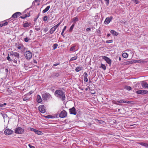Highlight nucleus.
Masks as SVG:
<instances>
[{
	"label": "nucleus",
	"mask_w": 148,
	"mask_h": 148,
	"mask_svg": "<svg viewBox=\"0 0 148 148\" xmlns=\"http://www.w3.org/2000/svg\"><path fill=\"white\" fill-rule=\"evenodd\" d=\"M29 16H30V14H29V13L27 14H25V16H21L20 17V18H22V19H24L25 18L27 17H29Z\"/></svg>",
	"instance_id": "5701e85b"
},
{
	"label": "nucleus",
	"mask_w": 148,
	"mask_h": 148,
	"mask_svg": "<svg viewBox=\"0 0 148 148\" xmlns=\"http://www.w3.org/2000/svg\"><path fill=\"white\" fill-rule=\"evenodd\" d=\"M119 61H121V57H119Z\"/></svg>",
	"instance_id": "774afa93"
},
{
	"label": "nucleus",
	"mask_w": 148,
	"mask_h": 148,
	"mask_svg": "<svg viewBox=\"0 0 148 148\" xmlns=\"http://www.w3.org/2000/svg\"><path fill=\"white\" fill-rule=\"evenodd\" d=\"M101 68H102L104 70H105L106 69V66L104 64H101Z\"/></svg>",
	"instance_id": "473e14b6"
},
{
	"label": "nucleus",
	"mask_w": 148,
	"mask_h": 148,
	"mask_svg": "<svg viewBox=\"0 0 148 148\" xmlns=\"http://www.w3.org/2000/svg\"><path fill=\"white\" fill-rule=\"evenodd\" d=\"M36 101H37L39 103H41L42 101V99L40 95H37Z\"/></svg>",
	"instance_id": "2eb2a0df"
},
{
	"label": "nucleus",
	"mask_w": 148,
	"mask_h": 148,
	"mask_svg": "<svg viewBox=\"0 0 148 148\" xmlns=\"http://www.w3.org/2000/svg\"><path fill=\"white\" fill-rule=\"evenodd\" d=\"M112 42V40H107L106 41V42L107 43H109Z\"/></svg>",
	"instance_id": "37998d69"
},
{
	"label": "nucleus",
	"mask_w": 148,
	"mask_h": 148,
	"mask_svg": "<svg viewBox=\"0 0 148 148\" xmlns=\"http://www.w3.org/2000/svg\"><path fill=\"white\" fill-rule=\"evenodd\" d=\"M33 93V92L32 91H30L29 92V94L30 95H31Z\"/></svg>",
	"instance_id": "bf43d9fd"
},
{
	"label": "nucleus",
	"mask_w": 148,
	"mask_h": 148,
	"mask_svg": "<svg viewBox=\"0 0 148 148\" xmlns=\"http://www.w3.org/2000/svg\"><path fill=\"white\" fill-rule=\"evenodd\" d=\"M59 24H57L56 25L54 26V27L56 28L57 29V28L58 27H59Z\"/></svg>",
	"instance_id": "4d7b16f0"
},
{
	"label": "nucleus",
	"mask_w": 148,
	"mask_h": 148,
	"mask_svg": "<svg viewBox=\"0 0 148 148\" xmlns=\"http://www.w3.org/2000/svg\"><path fill=\"white\" fill-rule=\"evenodd\" d=\"M69 111L70 114H73L74 115H75L77 114V112L74 107H73L72 108L70 109Z\"/></svg>",
	"instance_id": "9d476101"
},
{
	"label": "nucleus",
	"mask_w": 148,
	"mask_h": 148,
	"mask_svg": "<svg viewBox=\"0 0 148 148\" xmlns=\"http://www.w3.org/2000/svg\"><path fill=\"white\" fill-rule=\"evenodd\" d=\"M84 81L85 82H87L88 81V79L87 77L84 78Z\"/></svg>",
	"instance_id": "49530a36"
},
{
	"label": "nucleus",
	"mask_w": 148,
	"mask_h": 148,
	"mask_svg": "<svg viewBox=\"0 0 148 148\" xmlns=\"http://www.w3.org/2000/svg\"><path fill=\"white\" fill-rule=\"evenodd\" d=\"M55 95L59 97L62 101H63L65 99L66 97L64 92L62 90H56L54 93Z\"/></svg>",
	"instance_id": "f257e3e1"
},
{
	"label": "nucleus",
	"mask_w": 148,
	"mask_h": 148,
	"mask_svg": "<svg viewBox=\"0 0 148 148\" xmlns=\"http://www.w3.org/2000/svg\"><path fill=\"white\" fill-rule=\"evenodd\" d=\"M24 56L27 59L30 60L32 58V54L29 51H27L25 53Z\"/></svg>",
	"instance_id": "f03ea898"
},
{
	"label": "nucleus",
	"mask_w": 148,
	"mask_h": 148,
	"mask_svg": "<svg viewBox=\"0 0 148 148\" xmlns=\"http://www.w3.org/2000/svg\"><path fill=\"white\" fill-rule=\"evenodd\" d=\"M83 77H88V74L86 72H85L83 74Z\"/></svg>",
	"instance_id": "4c0bfd02"
},
{
	"label": "nucleus",
	"mask_w": 148,
	"mask_h": 148,
	"mask_svg": "<svg viewBox=\"0 0 148 148\" xmlns=\"http://www.w3.org/2000/svg\"><path fill=\"white\" fill-rule=\"evenodd\" d=\"M24 130L21 127L16 128L15 130V132L17 134H21L23 132Z\"/></svg>",
	"instance_id": "20e7f679"
},
{
	"label": "nucleus",
	"mask_w": 148,
	"mask_h": 148,
	"mask_svg": "<svg viewBox=\"0 0 148 148\" xmlns=\"http://www.w3.org/2000/svg\"><path fill=\"white\" fill-rule=\"evenodd\" d=\"M11 19V18H10L9 19H7L3 23L1 24V26L2 27L4 26L5 25H8V22H9V20Z\"/></svg>",
	"instance_id": "aec40b11"
},
{
	"label": "nucleus",
	"mask_w": 148,
	"mask_h": 148,
	"mask_svg": "<svg viewBox=\"0 0 148 148\" xmlns=\"http://www.w3.org/2000/svg\"><path fill=\"white\" fill-rule=\"evenodd\" d=\"M51 116L49 115H48L46 116V117L47 118H51Z\"/></svg>",
	"instance_id": "13d9d810"
},
{
	"label": "nucleus",
	"mask_w": 148,
	"mask_h": 148,
	"mask_svg": "<svg viewBox=\"0 0 148 148\" xmlns=\"http://www.w3.org/2000/svg\"><path fill=\"white\" fill-rule=\"evenodd\" d=\"M142 86L143 88H148V84L146 82H143L142 84Z\"/></svg>",
	"instance_id": "dca6fc26"
},
{
	"label": "nucleus",
	"mask_w": 148,
	"mask_h": 148,
	"mask_svg": "<svg viewBox=\"0 0 148 148\" xmlns=\"http://www.w3.org/2000/svg\"><path fill=\"white\" fill-rule=\"evenodd\" d=\"M7 105V103H4L2 104H0V107H3L5 105Z\"/></svg>",
	"instance_id": "de8ad7c7"
},
{
	"label": "nucleus",
	"mask_w": 148,
	"mask_h": 148,
	"mask_svg": "<svg viewBox=\"0 0 148 148\" xmlns=\"http://www.w3.org/2000/svg\"><path fill=\"white\" fill-rule=\"evenodd\" d=\"M126 89L128 90H130L132 89V88L130 86H127L126 87Z\"/></svg>",
	"instance_id": "c03bdc74"
},
{
	"label": "nucleus",
	"mask_w": 148,
	"mask_h": 148,
	"mask_svg": "<svg viewBox=\"0 0 148 148\" xmlns=\"http://www.w3.org/2000/svg\"><path fill=\"white\" fill-rule=\"evenodd\" d=\"M10 55L14 56L16 59L19 58V54L17 52L12 51L10 53Z\"/></svg>",
	"instance_id": "423d86ee"
},
{
	"label": "nucleus",
	"mask_w": 148,
	"mask_h": 148,
	"mask_svg": "<svg viewBox=\"0 0 148 148\" xmlns=\"http://www.w3.org/2000/svg\"><path fill=\"white\" fill-rule=\"evenodd\" d=\"M59 76V74L58 73H55L54 74V76L55 77H58Z\"/></svg>",
	"instance_id": "a18cd8bd"
},
{
	"label": "nucleus",
	"mask_w": 148,
	"mask_h": 148,
	"mask_svg": "<svg viewBox=\"0 0 148 148\" xmlns=\"http://www.w3.org/2000/svg\"><path fill=\"white\" fill-rule=\"evenodd\" d=\"M42 98L43 100H46L49 99L51 97L49 94L48 93H45L42 95Z\"/></svg>",
	"instance_id": "7ed1b4c3"
},
{
	"label": "nucleus",
	"mask_w": 148,
	"mask_h": 148,
	"mask_svg": "<svg viewBox=\"0 0 148 148\" xmlns=\"http://www.w3.org/2000/svg\"><path fill=\"white\" fill-rule=\"evenodd\" d=\"M35 29L36 31H38L40 29V27H37V26L35 28Z\"/></svg>",
	"instance_id": "79ce46f5"
},
{
	"label": "nucleus",
	"mask_w": 148,
	"mask_h": 148,
	"mask_svg": "<svg viewBox=\"0 0 148 148\" xmlns=\"http://www.w3.org/2000/svg\"><path fill=\"white\" fill-rule=\"evenodd\" d=\"M58 46V45L57 44H54L53 45V47L54 49H56L57 46Z\"/></svg>",
	"instance_id": "2f4dec72"
},
{
	"label": "nucleus",
	"mask_w": 148,
	"mask_h": 148,
	"mask_svg": "<svg viewBox=\"0 0 148 148\" xmlns=\"http://www.w3.org/2000/svg\"><path fill=\"white\" fill-rule=\"evenodd\" d=\"M97 120L98 121H99V123L103 124V123H104V121H100L98 120Z\"/></svg>",
	"instance_id": "3c124183"
},
{
	"label": "nucleus",
	"mask_w": 148,
	"mask_h": 148,
	"mask_svg": "<svg viewBox=\"0 0 148 148\" xmlns=\"http://www.w3.org/2000/svg\"><path fill=\"white\" fill-rule=\"evenodd\" d=\"M67 112L65 110L62 111L59 114V117L61 118H63L66 117L67 116Z\"/></svg>",
	"instance_id": "39448f33"
},
{
	"label": "nucleus",
	"mask_w": 148,
	"mask_h": 148,
	"mask_svg": "<svg viewBox=\"0 0 148 148\" xmlns=\"http://www.w3.org/2000/svg\"><path fill=\"white\" fill-rule=\"evenodd\" d=\"M47 19H48V17H47V16H45L43 17V21H46L47 20Z\"/></svg>",
	"instance_id": "f704fd0d"
},
{
	"label": "nucleus",
	"mask_w": 148,
	"mask_h": 148,
	"mask_svg": "<svg viewBox=\"0 0 148 148\" xmlns=\"http://www.w3.org/2000/svg\"><path fill=\"white\" fill-rule=\"evenodd\" d=\"M110 34H108L107 35V36L108 37H109L110 36Z\"/></svg>",
	"instance_id": "0e129e2a"
},
{
	"label": "nucleus",
	"mask_w": 148,
	"mask_h": 148,
	"mask_svg": "<svg viewBox=\"0 0 148 148\" xmlns=\"http://www.w3.org/2000/svg\"><path fill=\"white\" fill-rule=\"evenodd\" d=\"M66 26H64V28L63 29L62 31L64 32V31L66 29Z\"/></svg>",
	"instance_id": "6e6d98bb"
},
{
	"label": "nucleus",
	"mask_w": 148,
	"mask_h": 148,
	"mask_svg": "<svg viewBox=\"0 0 148 148\" xmlns=\"http://www.w3.org/2000/svg\"><path fill=\"white\" fill-rule=\"evenodd\" d=\"M77 56H75L73 57H72L71 58V59L70 60V61L76 60L77 59Z\"/></svg>",
	"instance_id": "c756f323"
},
{
	"label": "nucleus",
	"mask_w": 148,
	"mask_h": 148,
	"mask_svg": "<svg viewBox=\"0 0 148 148\" xmlns=\"http://www.w3.org/2000/svg\"><path fill=\"white\" fill-rule=\"evenodd\" d=\"M13 132V131L10 129H6L4 131V134L6 135H9L12 134Z\"/></svg>",
	"instance_id": "0eeeda50"
},
{
	"label": "nucleus",
	"mask_w": 148,
	"mask_h": 148,
	"mask_svg": "<svg viewBox=\"0 0 148 148\" xmlns=\"http://www.w3.org/2000/svg\"><path fill=\"white\" fill-rule=\"evenodd\" d=\"M39 111L42 113H45L46 112L45 106L43 105L40 106L38 108Z\"/></svg>",
	"instance_id": "6e6552de"
},
{
	"label": "nucleus",
	"mask_w": 148,
	"mask_h": 148,
	"mask_svg": "<svg viewBox=\"0 0 148 148\" xmlns=\"http://www.w3.org/2000/svg\"><path fill=\"white\" fill-rule=\"evenodd\" d=\"M34 132L36 134L39 135L41 134L42 133L41 131L37 130H36Z\"/></svg>",
	"instance_id": "cd10ccee"
},
{
	"label": "nucleus",
	"mask_w": 148,
	"mask_h": 148,
	"mask_svg": "<svg viewBox=\"0 0 148 148\" xmlns=\"http://www.w3.org/2000/svg\"><path fill=\"white\" fill-rule=\"evenodd\" d=\"M75 26V24H73L70 27V28L69 29V31L71 32L72 31L74 27Z\"/></svg>",
	"instance_id": "7c9ffc66"
},
{
	"label": "nucleus",
	"mask_w": 148,
	"mask_h": 148,
	"mask_svg": "<svg viewBox=\"0 0 148 148\" xmlns=\"http://www.w3.org/2000/svg\"><path fill=\"white\" fill-rule=\"evenodd\" d=\"M136 4H137L139 3V1L138 0H132Z\"/></svg>",
	"instance_id": "e433bc0d"
},
{
	"label": "nucleus",
	"mask_w": 148,
	"mask_h": 148,
	"mask_svg": "<svg viewBox=\"0 0 148 148\" xmlns=\"http://www.w3.org/2000/svg\"><path fill=\"white\" fill-rule=\"evenodd\" d=\"M23 100L24 101H26L27 100V99L26 98H24L23 99Z\"/></svg>",
	"instance_id": "338daca9"
},
{
	"label": "nucleus",
	"mask_w": 148,
	"mask_h": 148,
	"mask_svg": "<svg viewBox=\"0 0 148 148\" xmlns=\"http://www.w3.org/2000/svg\"><path fill=\"white\" fill-rule=\"evenodd\" d=\"M82 69V67L78 66L76 67L75 69V70L77 72H78L80 71H81Z\"/></svg>",
	"instance_id": "4be33fe9"
},
{
	"label": "nucleus",
	"mask_w": 148,
	"mask_h": 148,
	"mask_svg": "<svg viewBox=\"0 0 148 148\" xmlns=\"http://www.w3.org/2000/svg\"><path fill=\"white\" fill-rule=\"evenodd\" d=\"M136 93L138 94H145L148 93V91L146 90H140L136 91Z\"/></svg>",
	"instance_id": "1a4fd4ad"
},
{
	"label": "nucleus",
	"mask_w": 148,
	"mask_h": 148,
	"mask_svg": "<svg viewBox=\"0 0 148 148\" xmlns=\"http://www.w3.org/2000/svg\"><path fill=\"white\" fill-rule=\"evenodd\" d=\"M7 59L9 61H11V60L10 59V57L9 56L7 57Z\"/></svg>",
	"instance_id": "8fccbe9b"
},
{
	"label": "nucleus",
	"mask_w": 148,
	"mask_h": 148,
	"mask_svg": "<svg viewBox=\"0 0 148 148\" xmlns=\"http://www.w3.org/2000/svg\"><path fill=\"white\" fill-rule=\"evenodd\" d=\"M73 20L74 23H75L76 22L79 21L78 18L77 17H75L73 18Z\"/></svg>",
	"instance_id": "c85d7f7f"
},
{
	"label": "nucleus",
	"mask_w": 148,
	"mask_h": 148,
	"mask_svg": "<svg viewBox=\"0 0 148 148\" xmlns=\"http://www.w3.org/2000/svg\"><path fill=\"white\" fill-rule=\"evenodd\" d=\"M38 18V16L36 18H34V21L35 22L37 20V19Z\"/></svg>",
	"instance_id": "052dcab7"
},
{
	"label": "nucleus",
	"mask_w": 148,
	"mask_h": 148,
	"mask_svg": "<svg viewBox=\"0 0 148 148\" xmlns=\"http://www.w3.org/2000/svg\"><path fill=\"white\" fill-rule=\"evenodd\" d=\"M23 46H19L17 47V48L18 49H22Z\"/></svg>",
	"instance_id": "09e8293b"
},
{
	"label": "nucleus",
	"mask_w": 148,
	"mask_h": 148,
	"mask_svg": "<svg viewBox=\"0 0 148 148\" xmlns=\"http://www.w3.org/2000/svg\"><path fill=\"white\" fill-rule=\"evenodd\" d=\"M122 56L123 58H126L128 57V54L126 53H124L122 54Z\"/></svg>",
	"instance_id": "a878e982"
},
{
	"label": "nucleus",
	"mask_w": 148,
	"mask_h": 148,
	"mask_svg": "<svg viewBox=\"0 0 148 148\" xmlns=\"http://www.w3.org/2000/svg\"><path fill=\"white\" fill-rule=\"evenodd\" d=\"M64 32H63L62 31V33H61V35L63 36H64V34H63V33Z\"/></svg>",
	"instance_id": "69168bd1"
},
{
	"label": "nucleus",
	"mask_w": 148,
	"mask_h": 148,
	"mask_svg": "<svg viewBox=\"0 0 148 148\" xmlns=\"http://www.w3.org/2000/svg\"><path fill=\"white\" fill-rule=\"evenodd\" d=\"M13 62H14V63H17V60H14Z\"/></svg>",
	"instance_id": "680f3d73"
},
{
	"label": "nucleus",
	"mask_w": 148,
	"mask_h": 148,
	"mask_svg": "<svg viewBox=\"0 0 148 148\" xmlns=\"http://www.w3.org/2000/svg\"><path fill=\"white\" fill-rule=\"evenodd\" d=\"M117 102L119 103H131V102L128 101H123L122 100H120L117 101Z\"/></svg>",
	"instance_id": "4468645a"
},
{
	"label": "nucleus",
	"mask_w": 148,
	"mask_h": 148,
	"mask_svg": "<svg viewBox=\"0 0 148 148\" xmlns=\"http://www.w3.org/2000/svg\"><path fill=\"white\" fill-rule=\"evenodd\" d=\"M137 62L138 63H145V61H141L140 60H138Z\"/></svg>",
	"instance_id": "a19ab883"
},
{
	"label": "nucleus",
	"mask_w": 148,
	"mask_h": 148,
	"mask_svg": "<svg viewBox=\"0 0 148 148\" xmlns=\"http://www.w3.org/2000/svg\"><path fill=\"white\" fill-rule=\"evenodd\" d=\"M106 2V4L108 5L110 3V1L109 0H104Z\"/></svg>",
	"instance_id": "ea45409f"
},
{
	"label": "nucleus",
	"mask_w": 148,
	"mask_h": 148,
	"mask_svg": "<svg viewBox=\"0 0 148 148\" xmlns=\"http://www.w3.org/2000/svg\"><path fill=\"white\" fill-rule=\"evenodd\" d=\"M139 144L141 145L146 147H148V144L143 142L140 143Z\"/></svg>",
	"instance_id": "393cba45"
},
{
	"label": "nucleus",
	"mask_w": 148,
	"mask_h": 148,
	"mask_svg": "<svg viewBox=\"0 0 148 148\" xmlns=\"http://www.w3.org/2000/svg\"><path fill=\"white\" fill-rule=\"evenodd\" d=\"M21 15V12H16L12 15V17L11 18H16Z\"/></svg>",
	"instance_id": "9b49d317"
},
{
	"label": "nucleus",
	"mask_w": 148,
	"mask_h": 148,
	"mask_svg": "<svg viewBox=\"0 0 148 148\" xmlns=\"http://www.w3.org/2000/svg\"><path fill=\"white\" fill-rule=\"evenodd\" d=\"M50 7V5L48 6L44 10L42 11V13H44L48 11Z\"/></svg>",
	"instance_id": "a211bd4d"
},
{
	"label": "nucleus",
	"mask_w": 148,
	"mask_h": 148,
	"mask_svg": "<svg viewBox=\"0 0 148 148\" xmlns=\"http://www.w3.org/2000/svg\"><path fill=\"white\" fill-rule=\"evenodd\" d=\"M28 145L30 148H35L34 146L31 145L30 144H29Z\"/></svg>",
	"instance_id": "864d4df0"
},
{
	"label": "nucleus",
	"mask_w": 148,
	"mask_h": 148,
	"mask_svg": "<svg viewBox=\"0 0 148 148\" xmlns=\"http://www.w3.org/2000/svg\"><path fill=\"white\" fill-rule=\"evenodd\" d=\"M90 30H91V29L90 28H88L86 29V31H87V32L89 31H90Z\"/></svg>",
	"instance_id": "5fc2aeb1"
},
{
	"label": "nucleus",
	"mask_w": 148,
	"mask_h": 148,
	"mask_svg": "<svg viewBox=\"0 0 148 148\" xmlns=\"http://www.w3.org/2000/svg\"><path fill=\"white\" fill-rule=\"evenodd\" d=\"M44 31L45 32H46L47 31V28L45 29H44Z\"/></svg>",
	"instance_id": "e2e57ef3"
},
{
	"label": "nucleus",
	"mask_w": 148,
	"mask_h": 148,
	"mask_svg": "<svg viewBox=\"0 0 148 148\" xmlns=\"http://www.w3.org/2000/svg\"><path fill=\"white\" fill-rule=\"evenodd\" d=\"M29 40H30V39L27 37L24 38V40L26 42H28Z\"/></svg>",
	"instance_id": "72a5a7b5"
},
{
	"label": "nucleus",
	"mask_w": 148,
	"mask_h": 148,
	"mask_svg": "<svg viewBox=\"0 0 148 148\" xmlns=\"http://www.w3.org/2000/svg\"><path fill=\"white\" fill-rule=\"evenodd\" d=\"M31 24L30 23H29L28 22H26L24 23L23 24V27H27L31 25Z\"/></svg>",
	"instance_id": "412c9836"
},
{
	"label": "nucleus",
	"mask_w": 148,
	"mask_h": 148,
	"mask_svg": "<svg viewBox=\"0 0 148 148\" xmlns=\"http://www.w3.org/2000/svg\"><path fill=\"white\" fill-rule=\"evenodd\" d=\"M112 19V16L106 18L104 22V23L107 24H108L111 21Z\"/></svg>",
	"instance_id": "ddd939ff"
},
{
	"label": "nucleus",
	"mask_w": 148,
	"mask_h": 148,
	"mask_svg": "<svg viewBox=\"0 0 148 148\" xmlns=\"http://www.w3.org/2000/svg\"><path fill=\"white\" fill-rule=\"evenodd\" d=\"M102 58L104 59L108 64H111V61L109 58L106 56H102Z\"/></svg>",
	"instance_id": "f8f14e48"
},
{
	"label": "nucleus",
	"mask_w": 148,
	"mask_h": 148,
	"mask_svg": "<svg viewBox=\"0 0 148 148\" xmlns=\"http://www.w3.org/2000/svg\"><path fill=\"white\" fill-rule=\"evenodd\" d=\"M60 64V63H57L56 64H54L53 65V66H56L58 65H59Z\"/></svg>",
	"instance_id": "603ef678"
},
{
	"label": "nucleus",
	"mask_w": 148,
	"mask_h": 148,
	"mask_svg": "<svg viewBox=\"0 0 148 148\" xmlns=\"http://www.w3.org/2000/svg\"><path fill=\"white\" fill-rule=\"evenodd\" d=\"M110 32L114 36H116L118 35V33L114 30H111Z\"/></svg>",
	"instance_id": "6ab92c4d"
},
{
	"label": "nucleus",
	"mask_w": 148,
	"mask_h": 148,
	"mask_svg": "<svg viewBox=\"0 0 148 148\" xmlns=\"http://www.w3.org/2000/svg\"><path fill=\"white\" fill-rule=\"evenodd\" d=\"M56 29L53 26L49 30L50 33L51 34H53Z\"/></svg>",
	"instance_id": "f3484780"
},
{
	"label": "nucleus",
	"mask_w": 148,
	"mask_h": 148,
	"mask_svg": "<svg viewBox=\"0 0 148 148\" xmlns=\"http://www.w3.org/2000/svg\"><path fill=\"white\" fill-rule=\"evenodd\" d=\"M7 92L8 93H12V91L9 88H8L7 90Z\"/></svg>",
	"instance_id": "58836bf2"
},
{
	"label": "nucleus",
	"mask_w": 148,
	"mask_h": 148,
	"mask_svg": "<svg viewBox=\"0 0 148 148\" xmlns=\"http://www.w3.org/2000/svg\"><path fill=\"white\" fill-rule=\"evenodd\" d=\"M134 62L133 61H129L126 62L125 64L126 65H128L130 64H132L133 63H134Z\"/></svg>",
	"instance_id": "b1692460"
},
{
	"label": "nucleus",
	"mask_w": 148,
	"mask_h": 148,
	"mask_svg": "<svg viewBox=\"0 0 148 148\" xmlns=\"http://www.w3.org/2000/svg\"><path fill=\"white\" fill-rule=\"evenodd\" d=\"M75 46H72L70 49V51H73L75 50Z\"/></svg>",
	"instance_id": "bb28decb"
},
{
	"label": "nucleus",
	"mask_w": 148,
	"mask_h": 148,
	"mask_svg": "<svg viewBox=\"0 0 148 148\" xmlns=\"http://www.w3.org/2000/svg\"><path fill=\"white\" fill-rule=\"evenodd\" d=\"M28 130H29L34 131V132H35L36 129H34L33 128H31V127H29L28 128Z\"/></svg>",
	"instance_id": "c9c22d12"
}]
</instances>
